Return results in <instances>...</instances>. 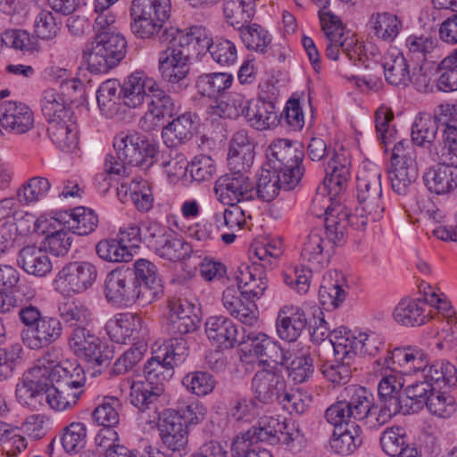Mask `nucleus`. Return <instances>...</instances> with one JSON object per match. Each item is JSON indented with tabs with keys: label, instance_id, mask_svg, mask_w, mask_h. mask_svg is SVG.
I'll return each mask as SVG.
<instances>
[{
	"label": "nucleus",
	"instance_id": "f257e3e1",
	"mask_svg": "<svg viewBox=\"0 0 457 457\" xmlns=\"http://www.w3.org/2000/svg\"><path fill=\"white\" fill-rule=\"evenodd\" d=\"M170 10V0H132L131 32L141 39L153 38L161 32L160 41L166 45L163 51L188 62L194 49L187 34L173 27L163 29Z\"/></svg>",
	"mask_w": 457,
	"mask_h": 457
},
{
	"label": "nucleus",
	"instance_id": "f03ea898",
	"mask_svg": "<svg viewBox=\"0 0 457 457\" xmlns=\"http://www.w3.org/2000/svg\"><path fill=\"white\" fill-rule=\"evenodd\" d=\"M116 157L107 154L104 170L107 173L120 175L125 165L148 170L157 161L158 145L137 132L120 133L113 140Z\"/></svg>",
	"mask_w": 457,
	"mask_h": 457
},
{
	"label": "nucleus",
	"instance_id": "7ed1b4c3",
	"mask_svg": "<svg viewBox=\"0 0 457 457\" xmlns=\"http://www.w3.org/2000/svg\"><path fill=\"white\" fill-rule=\"evenodd\" d=\"M18 316L27 328L22 331V341L30 349L47 347L62 337V321L55 317L43 315L41 311L32 304L21 307Z\"/></svg>",
	"mask_w": 457,
	"mask_h": 457
},
{
	"label": "nucleus",
	"instance_id": "20e7f679",
	"mask_svg": "<svg viewBox=\"0 0 457 457\" xmlns=\"http://www.w3.org/2000/svg\"><path fill=\"white\" fill-rule=\"evenodd\" d=\"M127 41L116 31L96 34L95 40L83 50L87 69L93 73H106L125 57Z\"/></svg>",
	"mask_w": 457,
	"mask_h": 457
},
{
	"label": "nucleus",
	"instance_id": "39448f33",
	"mask_svg": "<svg viewBox=\"0 0 457 457\" xmlns=\"http://www.w3.org/2000/svg\"><path fill=\"white\" fill-rule=\"evenodd\" d=\"M387 174L395 193L405 195L410 192L418 178L416 153L411 143L401 140L394 145Z\"/></svg>",
	"mask_w": 457,
	"mask_h": 457
},
{
	"label": "nucleus",
	"instance_id": "423d86ee",
	"mask_svg": "<svg viewBox=\"0 0 457 457\" xmlns=\"http://www.w3.org/2000/svg\"><path fill=\"white\" fill-rule=\"evenodd\" d=\"M130 268L121 266L108 273L104 284V295L108 302L118 304L137 303L148 305L135 282Z\"/></svg>",
	"mask_w": 457,
	"mask_h": 457
},
{
	"label": "nucleus",
	"instance_id": "0eeeda50",
	"mask_svg": "<svg viewBox=\"0 0 457 457\" xmlns=\"http://www.w3.org/2000/svg\"><path fill=\"white\" fill-rule=\"evenodd\" d=\"M214 193L223 204H239L245 208L252 207L256 198L254 182L243 172L220 177L215 182Z\"/></svg>",
	"mask_w": 457,
	"mask_h": 457
},
{
	"label": "nucleus",
	"instance_id": "6e6552de",
	"mask_svg": "<svg viewBox=\"0 0 457 457\" xmlns=\"http://www.w3.org/2000/svg\"><path fill=\"white\" fill-rule=\"evenodd\" d=\"M357 199L361 215L376 221L385 211L382 203L381 173L377 169L366 170L357 178Z\"/></svg>",
	"mask_w": 457,
	"mask_h": 457
},
{
	"label": "nucleus",
	"instance_id": "1a4fd4ad",
	"mask_svg": "<svg viewBox=\"0 0 457 457\" xmlns=\"http://www.w3.org/2000/svg\"><path fill=\"white\" fill-rule=\"evenodd\" d=\"M46 366H34L23 373L15 387V398L20 405L31 411L38 410L49 390Z\"/></svg>",
	"mask_w": 457,
	"mask_h": 457
},
{
	"label": "nucleus",
	"instance_id": "9d476101",
	"mask_svg": "<svg viewBox=\"0 0 457 457\" xmlns=\"http://www.w3.org/2000/svg\"><path fill=\"white\" fill-rule=\"evenodd\" d=\"M303 156V150L286 138L274 140L266 151L267 165L270 168L289 176L293 172L299 171L300 179L304 172V168L302 166Z\"/></svg>",
	"mask_w": 457,
	"mask_h": 457
},
{
	"label": "nucleus",
	"instance_id": "9b49d317",
	"mask_svg": "<svg viewBox=\"0 0 457 457\" xmlns=\"http://www.w3.org/2000/svg\"><path fill=\"white\" fill-rule=\"evenodd\" d=\"M357 215H351L349 210L340 204H331L325 210V234L333 245H340L345 242L348 227L363 229L368 219L362 215L361 222H354Z\"/></svg>",
	"mask_w": 457,
	"mask_h": 457
},
{
	"label": "nucleus",
	"instance_id": "f8f14e48",
	"mask_svg": "<svg viewBox=\"0 0 457 457\" xmlns=\"http://www.w3.org/2000/svg\"><path fill=\"white\" fill-rule=\"evenodd\" d=\"M286 429H287V425L284 421H280L275 417L263 416L260 418L257 425L240 433L234 438V450L237 453H243L245 449L246 441L255 444L260 442H266L270 445L278 444L281 441L280 435H283V430Z\"/></svg>",
	"mask_w": 457,
	"mask_h": 457
},
{
	"label": "nucleus",
	"instance_id": "ddd939ff",
	"mask_svg": "<svg viewBox=\"0 0 457 457\" xmlns=\"http://www.w3.org/2000/svg\"><path fill=\"white\" fill-rule=\"evenodd\" d=\"M177 113L175 100L159 88L156 84L155 88L149 95L148 110L143 117L140 118L138 126L146 132H151L160 126V122L165 118H171Z\"/></svg>",
	"mask_w": 457,
	"mask_h": 457
},
{
	"label": "nucleus",
	"instance_id": "4468645a",
	"mask_svg": "<svg viewBox=\"0 0 457 457\" xmlns=\"http://www.w3.org/2000/svg\"><path fill=\"white\" fill-rule=\"evenodd\" d=\"M206 335L217 347L232 348L236 345L246 343L245 330L238 328L234 322L223 316H212L205 322Z\"/></svg>",
	"mask_w": 457,
	"mask_h": 457
},
{
	"label": "nucleus",
	"instance_id": "2eb2a0df",
	"mask_svg": "<svg viewBox=\"0 0 457 457\" xmlns=\"http://www.w3.org/2000/svg\"><path fill=\"white\" fill-rule=\"evenodd\" d=\"M300 182L299 171L293 172L291 176L269 167L262 169L257 184L255 185L256 197L270 202L278 196L280 189L291 190Z\"/></svg>",
	"mask_w": 457,
	"mask_h": 457
},
{
	"label": "nucleus",
	"instance_id": "dca6fc26",
	"mask_svg": "<svg viewBox=\"0 0 457 457\" xmlns=\"http://www.w3.org/2000/svg\"><path fill=\"white\" fill-rule=\"evenodd\" d=\"M160 436L165 454L171 457H182L187 445V429L179 418L164 414L159 423Z\"/></svg>",
	"mask_w": 457,
	"mask_h": 457
},
{
	"label": "nucleus",
	"instance_id": "f3484780",
	"mask_svg": "<svg viewBox=\"0 0 457 457\" xmlns=\"http://www.w3.org/2000/svg\"><path fill=\"white\" fill-rule=\"evenodd\" d=\"M97 276L96 268L88 262H74L66 264L57 275L60 282L73 293H82L87 290L95 282Z\"/></svg>",
	"mask_w": 457,
	"mask_h": 457
},
{
	"label": "nucleus",
	"instance_id": "a211bd4d",
	"mask_svg": "<svg viewBox=\"0 0 457 457\" xmlns=\"http://www.w3.org/2000/svg\"><path fill=\"white\" fill-rule=\"evenodd\" d=\"M253 397L262 403L270 404L282 398L286 391V382L281 375L271 370L262 369L252 379Z\"/></svg>",
	"mask_w": 457,
	"mask_h": 457
},
{
	"label": "nucleus",
	"instance_id": "6ab92c4d",
	"mask_svg": "<svg viewBox=\"0 0 457 457\" xmlns=\"http://www.w3.org/2000/svg\"><path fill=\"white\" fill-rule=\"evenodd\" d=\"M334 353L333 360L322 361L320 370L325 378L333 384H346L351 377V367L353 363V353L344 349L341 343L334 337L331 338Z\"/></svg>",
	"mask_w": 457,
	"mask_h": 457
},
{
	"label": "nucleus",
	"instance_id": "aec40b11",
	"mask_svg": "<svg viewBox=\"0 0 457 457\" xmlns=\"http://www.w3.org/2000/svg\"><path fill=\"white\" fill-rule=\"evenodd\" d=\"M46 373L48 387L64 394L66 391L81 394L80 388L84 386L86 378L84 371L79 366L74 367L72 364L67 363V366L46 367Z\"/></svg>",
	"mask_w": 457,
	"mask_h": 457
},
{
	"label": "nucleus",
	"instance_id": "412c9836",
	"mask_svg": "<svg viewBox=\"0 0 457 457\" xmlns=\"http://www.w3.org/2000/svg\"><path fill=\"white\" fill-rule=\"evenodd\" d=\"M34 123L31 110L21 102L5 101L0 104V124L9 133L28 132Z\"/></svg>",
	"mask_w": 457,
	"mask_h": 457
},
{
	"label": "nucleus",
	"instance_id": "4be33fe9",
	"mask_svg": "<svg viewBox=\"0 0 457 457\" xmlns=\"http://www.w3.org/2000/svg\"><path fill=\"white\" fill-rule=\"evenodd\" d=\"M130 270L134 273L135 282L145 301L149 304L156 301L162 294V280L156 265L141 258L133 263V268Z\"/></svg>",
	"mask_w": 457,
	"mask_h": 457
},
{
	"label": "nucleus",
	"instance_id": "5701e85b",
	"mask_svg": "<svg viewBox=\"0 0 457 457\" xmlns=\"http://www.w3.org/2000/svg\"><path fill=\"white\" fill-rule=\"evenodd\" d=\"M164 393V388L155 384L152 385L151 382L137 381L133 382L130 386L129 399L130 403L141 413H146V421H151L152 419L158 417V403L159 398Z\"/></svg>",
	"mask_w": 457,
	"mask_h": 457
},
{
	"label": "nucleus",
	"instance_id": "b1692460",
	"mask_svg": "<svg viewBox=\"0 0 457 457\" xmlns=\"http://www.w3.org/2000/svg\"><path fill=\"white\" fill-rule=\"evenodd\" d=\"M245 339L246 343L250 342V352L258 357L264 358L260 361L262 364L272 361L276 364L287 365L291 358L289 351L283 349L278 342L263 333L249 332L245 334Z\"/></svg>",
	"mask_w": 457,
	"mask_h": 457
},
{
	"label": "nucleus",
	"instance_id": "393cba45",
	"mask_svg": "<svg viewBox=\"0 0 457 457\" xmlns=\"http://www.w3.org/2000/svg\"><path fill=\"white\" fill-rule=\"evenodd\" d=\"M423 181L431 193L449 194L457 188V166L445 162L433 164L424 172Z\"/></svg>",
	"mask_w": 457,
	"mask_h": 457
},
{
	"label": "nucleus",
	"instance_id": "a878e982",
	"mask_svg": "<svg viewBox=\"0 0 457 457\" xmlns=\"http://www.w3.org/2000/svg\"><path fill=\"white\" fill-rule=\"evenodd\" d=\"M167 329L174 337L192 333L196 330L199 319L193 314L190 305L181 299L169 301Z\"/></svg>",
	"mask_w": 457,
	"mask_h": 457
},
{
	"label": "nucleus",
	"instance_id": "bb28decb",
	"mask_svg": "<svg viewBox=\"0 0 457 457\" xmlns=\"http://www.w3.org/2000/svg\"><path fill=\"white\" fill-rule=\"evenodd\" d=\"M58 226H63L73 234L86 236L93 232L98 224V217L91 209L79 206L70 212L56 213L54 218Z\"/></svg>",
	"mask_w": 457,
	"mask_h": 457
},
{
	"label": "nucleus",
	"instance_id": "cd10ccee",
	"mask_svg": "<svg viewBox=\"0 0 457 457\" xmlns=\"http://www.w3.org/2000/svg\"><path fill=\"white\" fill-rule=\"evenodd\" d=\"M238 290L248 300L259 299L267 289V278L256 264H241L236 272Z\"/></svg>",
	"mask_w": 457,
	"mask_h": 457
},
{
	"label": "nucleus",
	"instance_id": "c85d7f7f",
	"mask_svg": "<svg viewBox=\"0 0 457 457\" xmlns=\"http://www.w3.org/2000/svg\"><path fill=\"white\" fill-rule=\"evenodd\" d=\"M104 329L112 341L125 344L129 338L139 337L142 319L137 314L119 313L106 322Z\"/></svg>",
	"mask_w": 457,
	"mask_h": 457
},
{
	"label": "nucleus",
	"instance_id": "c756f323",
	"mask_svg": "<svg viewBox=\"0 0 457 457\" xmlns=\"http://www.w3.org/2000/svg\"><path fill=\"white\" fill-rule=\"evenodd\" d=\"M333 336L338 343H341L344 349L352 352L353 360L358 353L375 356L385 348V344L374 334L361 333L359 337H355L351 331L344 328V331L335 332Z\"/></svg>",
	"mask_w": 457,
	"mask_h": 457
},
{
	"label": "nucleus",
	"instance_id": "7c9ffc66",
	"mask_svg": "<svg viewBox=\"0 0 457 457\" xmlns=\"http://www.w3.org/2000/svg\"><path fill=\"white\" fill-rule=\"evenodd\" d=\"M195 115L187 112L173 119L162 128V137L168 147H176L186 144L194 136Z\"/></svg>",
	"mask_w": 457,
	"mask_h": 457
},
{
	"label": "nucleus",
	"instance_id": "2f4dec72",
	"mask_svg": "<svg viewBox=\"0 0 457 457\" xmlns=\"http://www.w3.org/2000/svg\"><path fill=\"white\" fill-rule=\"evenodd\" d=\"M47 132L52 142L63 152H72L79 144V129L74 115L48 123Z\"/></svg>",
	"mask_w": 457,
	"mask_h": 457
},
{
	"label": "nucleus",
	"instance_id": "473e14b6",
	"mask_svg": "<svg viewBox=\"0 0 457 457\" xmlns=\"http://www.w3.org/2000/svg\"><path fill=\"white\" fill-rule=\"evenodd\" d=\"M445 115L438 114V107L435 109L434 114L424 112L417 118L411 128V138L412 141L418 145H424L428 144L429 152L435 151L436 153V147L433 145L436 139L439 127H443V121Z\"/></svg>",
	"mask_w": 457,
	"mask_h": 457
},
{
	"label": "nucleus",
	"instance_id": "72a5a7b5",
	"mask_svg": "<svg viewBox=\"0 0 457 457\" xmlns=\"http://www.w3.org/2000/svg\"><path fill=\"white\" fill-rule=\"evenodd\" d=\"M349 167L350 161L345 154L335 151L325 168L324 184L330 194L339 195L346 188L350 178Z\"/></svg>",
	"mask_w": 457,
	"mask_h": 457
},
{
	"label": "nucleus",
	"instance_id": "f704fd0d",
	"mask_svg": "<svg viewBox=\"0 0 457 457\" xmlns=\"http://www.w3.org/2000/svg\"><path fill=\"white\" fill-rule=\"evenodd\" d=\"M17 262L25 272L36 277H45L53 269L46 252L34 245H26L20 250Z\"/></svg>",
	"mask_w": 457,
	"mask_h": 457
},
{
	"label": "nucleus",
	"instance_id": "c9c22d12",
	"mask_svg": "<svg viewBox=\"0 0 457 457\" xmlns=\"http://www.w3.org/2000/svg\"><path fill=\"white\" fill-rule=\"evenodd\" d=\"M156 82L136 72L130 74L121 87L124 103L130 108L141 105L145 100L148 102L149 95L155 88Z\"/></svg>",
	"mask_w": 457,
	"mask_h": 457
},
{
	"label": "nucleus",
	"instance_id": "e433bc0d",
	"mask_svg": "<svg viewBox=\"0 0 457 457\" xmlns=\"http://www.w3.org/2000/svg\"><path fill=\"white\" fill-rule=\"evenodd\" d=\"M361 443V429L356 422L347 423V427L335 428L329 439L331 450L344 456L353 453Z\"/></svg>",
	"mask_w": 457,
	"mask_h": 457
},
{
	"label": "nucleus",
	"instance_id": "4c0bfd02",
	"mask_svg": "<svg viewBox=\"0 0 457 457\" xmlns=\"http://www.w3.org/2000/svg\"><path fill=\"white\" fill-rule=\"evenodd\" d=\"M324 232L321 228H314L305 238L301 252L303 260L322 266L328 262L335 245L328 243V238L323 237Z\"/></svg>",
	"mask_w": 457,
	"mask_h": 457
},
{
	"label": "nucleus",
	"instance_id": "58836bf2",
	"mask_svg": "<svg viewBox=\"0 0 457 457\" xmlns=\"http://www.w3.org/2000/svg\"><path fill=\"white\" fill-rule=\"evenodd\" d=\"M192 246L173 230L167 231L159 240H155V253L170 262L183 261L190 256Z\"/></svg>",
	"mask_w": 457,
	"mask_h": 457
},
{
	"label": "nucleus",
	"instance_id": "ea45409f",
	"mask_svg": "<svg viewBox=\"0 0 457 457\" xmlns=\"http://www.w3.org/2000/svg\"><path fill=\"white\" fill-rule=\"evenodd\" d=\"M244 117L253 128L259 130L276 126L278 121L274 104L262 98L249 101Z\"/></svg>",
	"mask_w": 457,
	"mask_h": 457
},
{
	"label": "nucleus",
	"instance_id": "a19ab883",
	"mask_svg": "<svg viewBox=\"0 0 457 457\" xmlns=\"http://www.w3.org/2000/svg\"><path fill=\"white\" fill-rule=\"evenodd\" d=\"M306 325V315L300 309H296L290 314H287L285 307L279 311L276 320L278 336L288 343L296 341Z\"/></svg>",
	"mask_w": 457,
	"mask_h": 457
},
{
	"label": "nucleus",
	"instance_id": "79ce46f5",
	"mask_svg": "<svg viewBox=\"0 0 457 457\" xmlns=\"http://www.w3.org/2000/svg\"><path fill=\"white\" fill-rule=\"evenodd\" d=\"M248 103L249 100L242 93L233 91L212 100L208 112L221 118L236 119L240 115L245 116Z\"/></svg>",
	"mask_w": 457,
	"mask_h": 457
},
{
	"label": "nucleus",
	"instance_id": "37998d69",
	"mask_svg": "<svg viewBox=\"0 0 457 457\" xmlns=\"http://www.w3.org/2000/svg\"><path fill=\"white\" fill-rule=\"evenodd\" d=\"M158 65L162 78L172 85H179V87L189 71L188 62L163 50L159 54Z\"/></svg>",
	"mask_w": 457,
	"mask_h": 457
},
{
	"label": "nucleus",
	"instance_id": "c03bdc74",
	"mask_svg": "<svg viewBox=\"0 0 457 457\" xmlns=\"http://www.w3.org/2000/svg\"><path fill=\"white\" fill-rule=\"evenodd\" d=\"M121 95V86L117 79H107L103 82L96 91L97 105L107 118L118 113Z\"/></svg>",
	"mask_w": 457,
	"mask_h": 457
},
{
	"label": "nucleus",
	"instance_id": "a18cd8bd",
	"mask_svg": "<svg viewBox=\"0 0 457 457\" xmlns=\"http://www.w3.org/2000/svg\"><path fill=\"white\" fill-rule=\"evenodd\" d=\"M435 389L433 383L427 378L408 386L405 388L406 397L402 402V412L408 414L421 410Z\"/></svg>",
	"mask_w": 457,
	"mask_h": 457
},
{
	"label": "nucleus",
	"instance_id": "49530a36",
	"mask_svg": "<svg viewBox=\"0 0 457 457\" xmlns=\"http://www.w3.org/2000/svg\"><path fill=\"white\" fill-rule=\"evenodd\" d=\"M55 443H61L68 454H77L85 448L87 444V427L83 422H71L67 425L57 440L54 438L50 444L53 447Z\"/></svg>",
	"mask_w": 457,
	"mask_h": 457
},
{
	"label": "nucleus",
	"instance_id": "de8ad7c7",
	"mask_svg": "<svg viewBox=\"0 0 457 457\" xmlns=\"http://www.w3.org/2000/svg\"><path fill=\"white\" fill-rule=\"evenodd\" d=\"M232 82L233 76L226 72L202 74L196 80V87L202 96L216 100L220 95L225 94Z\"/></svg>",
	"mask_w": 457,
	"mask_h": 457
},
{
	"label": "nucleus",
	"instance_id": "09e8293b",
	"mask_svg": "<svg viewBox=\"0 0 457 457\" xmlns=\"http://www.w3.org/2000/svg\"><path fill=\"white\" fill-rule=\"evenodd\" d=\"M174 366L170 360H168L162 353H159L149 359L144 365V374L145 382H151L155 386L156 383L164 388V383L173 375Z\"/></svg>",
	"mask_w": 457,
	"mask_h": 457
},
{
	"label": "nucleus",
	"instance_id": "8fccbe9b",
	"mask_svg": "<svg viewBox=\"0 0 457 457\" xmlns=\"http://www.w3.org/2000/svg\"><path fill=\"white\" fill-rule=\"evenodd\" d=\"M370 23L374 35L388 43L395 40L402 28V21L396 15L390 12L372 14Z\"/></svg>",
	"mask_w": 457,
	"mask_h": 457
},
{
	"label": "nucleus",
	"instance_id": "3c124183",
	"mask_svg": "<svg viewBox=\"0 0 457 457\" xmlns=\"http://www.w3.org/2000/svg\"><path fill=\"white\" fill-rule=\"evenodd\" d=\"M253 6L250 0H226L223 12L227 22L238 29L245 27L254 14Z\"/></svg>",
	"mask_w": 457,
	"mask_h": 457
},
{
	"label": "nucleus",
	"instance_id": "603ef678",
	"mask_svg": "<svg viewBox=\"0 0 457 457\" xmlns=\"http://www.w3.org/2000/svg\"><path fill=\"white\" fill-rule=\"evenodd\" d=\"M382 67L386 81L393 87L405 88L411 81L409 65L403 54L386 61Z\"/></svg>",
	"mask_w": 457,
	"mask_h": 457
},
{
	"label": "nucleus",
	"instance_id": "864d4df0",
	"mask_svg": "<svg viewBox=\"0 0 457 457\" xmlns=\"http://www.w3.org/2000/svg\"><path fill=\"white\" fill-rule=\"evenodd\" d=\"M41 110L48 123L57 119L71 118L73 112L65 105L63 97L54 89H46L43 92Z\"/></svg>",
	"mask_w": 457,
	"mask_h": 457
},
{
	"label": "nucleus",
	"instance_id": "5fc2aeb1",
	"mask_svg": "<svg viewBox=\"0 0 457 457\" xmlns=\"http://www.w3.org/2000/svg\"><path fill=\"white\" fill-rule=\"evenodd\" d=\"M394 318L403 326H420L425 322L423 304L415 300L401 301L394 311Z\"/></svg>",
	"mask_w": 457,
	"mask_h": 457
},
{
	"label": "nucleus",
	"instance_id": "6e6d98bb",
	"mask_svg": "<svg viewBox=\"0 0 457 457\" xmlns=\"http://www.w3.org/2000/svg\"><path fill=\"white\" fill-rule=\"evenodd\" d=\"M350 395L349 401H346L351 412H353L354 420H362L374 405L373 395L363 386H353L348 388Z\"/></svg>",
	"mask_w": 457,
	"mask_h": 457
},
{
	"label": "nucleus",
	"instance_id": "4d7b16f0",
	"mask_svg": "<svg viewBox=\"0 0 457 457\" xmlns=\"http://www.w3.org/2000/svg\"><path fill=\"white\" fill-rule=\"evenodd\" d=\"M146 351L147 345L145 342L134 344L115 361L110 371L111 375L118 376L133 370L142 361Z\"/></svg>",
	"mask_w": 457,
	"mask_h": 457
},
{
	"label": "nucleus",
	"instance_id": "13d9d810",
	"mask_svg": "<svg viewBox=\"0 0 457 457\" xmlns=\"http://www.w3.org/2000/svg\"><path fill=\"white\" fill-rule=\"evenodd\" d=\"M240 37L248 49L260 52H266L267 46L271 42L269 32L259 24L253 23L239 27Z\"/></svg>",
	"mask_w": 457,
	"mask_h": 457
},
{
	"label": "nucleus",
	"instance_id": "bf43d9fd",
	"mask_svg": "<svg viewBox=\"0 0 457 457\" xmlns=\"http://www.w3.org/2000/svg\"><path fill=\"white\" fill-rule=\"evenodd\" d=\"M403 386V380L395 372L385 375L381 378L378 386V394L383 403H395L397 407H403L401 389Z\"/></svg>",
	"mask_w": 457,
	"mask_h": 457
},
{
	"label": "nucleus",
	"instance_id": "052dcab7",
	"mask_svg": "<svg viewBox=\"0 0 457 457\" xmlns=\"http://www.w3.org/2000/svg\"><path fill=\"white\" fill-rule=\"evenodd\" d=\"M51 184L48 179L44 177H34L29 179L19 190V201L25 204H31L44 200L50 191Z\"/></svg>",
	"mask_w": 457,
	"mask_h": 457
},
{
	"label": "nucleus",
	"instance_id": "680f3d73",
	"mask_svg": "<svg viewBox=\"0 0 457 457\" xmlns=\"http://www.w3.org/2000/svg\"><path fill=\"white\" fill-rule=\"evenodd\" d=\"M395 356L397 357L398 364L409 369L410 371L422 370L426 373L428 369V355L417 347H397L395 349Z\"/></svg>",
	"mask_w": 457,
	"mask_h": 457
},
{
	"label": "nucleus",
	"instance_id": "e2e57ef3",
	"mask_svg": "<svg viewBox=\"0 0 457 457\" xmlns=\"http://www.w3.org/2000/svg\"><path fill=\"white\" fill-rule=\"evenodd\" d=\"M58 312L62 320L73 328H85L90 320L89 310L84 304L75 302L62 304Z\"/></svg>",
	"mask_w": 457,
	"mask_h": 457
},
{
	"label": "nucleus",
	"instance_id": "0e129e2a",
	"mask_svg": "<svg viewBox=\"0 0 457 457\" xmlns=\"http://www.w3.org/2000/svg\"><path fill=\"white\" fill-rule=\"evenodd\" d=\"M182 384L190 393L205 396L213 391L216 381L207 371H192L183 378Z\"/></svg>",
	"mask_w": 457,
	"mask_h": 457
},
{
	"label": "nucleus",
	"instance_id": "69168bd1",
	"mask_svg": "<svg viewBox=\"0 0 457 457\" xmlns=\"http://www.w3.org/2000/svg\"><path fill=\"white\" fill-rule=\"evenodd\" d=\"M96 250L97 255L106 262H128L132 260V254L128 250V247L122 245L119 240H101L96 245Z\"/></svg>",
	"mask_w": 457,
	"mask_h": 457
},
{
	"label": "nucleus",
	"instance_id": "338daca9",
	"mask_svg": "<svg viewBox=\"0 0 457 457\" xmlns=\"http://www.w3.org/2000/svg\"><path fill=\"white\" fill-rule=\"evenodd\" d=\"M99 338L87 328H75L68 337L71 351L79 358L83 359Z\"/></svg>",
	"mask_w": 457,
	"mask_h": 457
},
{
	"label": "nucleus",
	"instance_id": "774afa93",
	"mask_svg": "<svg viewBox=\"0 0 457 457\" xmlns=\"http://www.w3.org/2000/svg\"><path fill=\"white\" fill-rule=\"evenodd\" d=\"M54 231H48L45 245L49 252L55 256H64L71 249L72 244V237L67 228L63 226H54Z\"/></svg>",
	"mask_w": 457,
	"mask_h": 457
}]
</instances>
